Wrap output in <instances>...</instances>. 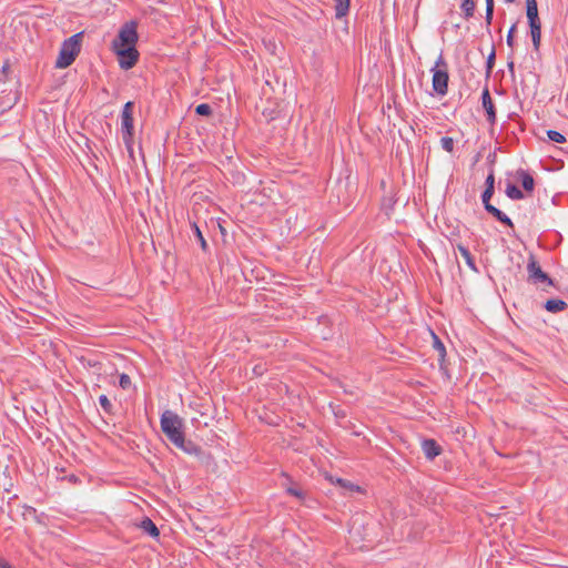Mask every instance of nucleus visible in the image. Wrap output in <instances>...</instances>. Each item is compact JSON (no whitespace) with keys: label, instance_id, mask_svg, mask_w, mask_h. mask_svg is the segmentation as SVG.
Segmentation results:
<instances>
[{"label":"nucleus","instance_id":"1","mask_svg":"<svg viewBox=\"0 0 568 568\" xmlns=\"http://www.w3.org/2000/svg\"><path fill=\"white\" fill-rule=\"evenodd\" d=\"M81 40L82 32L75 33L63 41L55 61V68L64 69L74 62L81 51Z\"/></svg>","mask_w":568,"mask_h":568},{"label":"nucleus","instance_id":"2","mask_svg":"<svg viewBox=\"0 0 568 568\" xmlns=\"http://www.w3.org/2000/svg\"><path fill=\"white\" fill-rule=\"evenodd\" d=\"M160 425L163 434L173 445L182 442V437L184 436L183 422L178 414L165 410L161 415Z\"/></svg>","mask_w":568,"mask_h":568},{"label":"nucleus","instance_id":"3","mask_svg":"<svg viewBox=\"0 0 568 568\" xmlns=\"http://www.w3.org/2000/svg\"><path fill=\"white\" fill-rule=\"evenodd\" d=\"M433 73L432 87L435 93L439 97H444L448 92V64L445 61L443 54H439L435 62V65L430 69Z\"/></svg>","mask_w":568,"mask_h":568},{"label":"nucleus","instance_id":"4","mask_svg":"<svg viewBox=\"0 0 568 568\" xmlns=\"http://www.w3.org/2000/svg\"><path fill=\"white\" fill-rule=\"evenodd\" d=\"M139 40L138 21L130 20L122 24L112 42L113 48L136 47Z\"/></svg>","mask_w":568,"mask_h":568},{"label":"nucleus","instance_id":"5","mask_svg":"<svg viewBox=\"0 0 568 568\" xmlns=\"http://www.w3.org/2000/svg\"><path fill=\"white\" fill-rule=\"evenodd\" d=\"M133 109L134 102L128 101L121 113V133L124 144L128 149H131V144L133 141V130H134V120H133Z\"/></svg>","mask_w":568,"mask_h":568},{"label":"nucleus","instance_id":"6","mask_svg":"<svg viewBox=\"0 0 568 568\" xmlns=\"http://www.w3.org/2000/svg\"><path fill=\"white\" fill-rule=\"evenodd\" d=\"M528 278L527 281L532 284L547 283V285H554V281L550 276L544 272L537 262L535 255L530 254L527 264Z\"/></svg>","mask_w":568,"mask_h":568},{"label":"nucleus","instance_id":"7","mask_svg":"<svg viewBox=\"0 0 568 568\" xmlns=\"http://www.w3.org/2000/svg\"><path fill=\"white\" fill-rule=\"evenodd\" d=\"M494 192H495V190L485 187V190L481 194V201H483L485 210L489 214H491L501 224L509 226V227H514V223L511 222V220L503 211H500L499 209H497L496 206L490 204V200L494 195Z\"/></svg>","mask_w":568,"mask_h":568},{"label":"nucleus","instance_id":"8","mask_svg":"<svg viewBox=\"0 0 568 568\" xmlns=\"http://www.w3.org/2000/svg\"><path fill=\"white\" fill-rule=\"evenodd\" d=\"M119 65L123 70L132 69L139 61L140 53L136 47L113 48Z\"/></svg>","mask_w":568,"mask_h":568},{"label":"nucleus","instance_id":"9","mask_svg":"<svg viewBox=\"0 0 568 568\" xmlns=\"http://www.w3.org/2000/svg\"><path fill=\"white\" fill-rule=\"evenodd\" d=\"M481 103L487 114V121L494 125L496 123V109L488 88H485L481 92Z\"/></svg>","mask_w":568,"mask_h":568},{"label":"nucleus","instance_id":"10","mask_svg":"<svg viewBox=\"0 0 568 568\" xmlns=\"http://www.w3.org/2000/svg\"><path fill=\"white\" fill-rule=\"evenodd\" d=\"M422 450L428 460H434L443 453L440 445L433 438L423 439Z\"/></svg>","mask_w":568,"mask_h":568},{"label":"nucleus","instance_id":"11","mask_svg":"<svg viewBox=\"0 0 568 568\" xmlns=\"http://www.w3.org/2000/svg\"><path fill=\"white\" fill-rule=\"evenodd\" d=\"M174 446L189 455L199 456L201 454V447L192 440L185 439V436L182 437L181 443H176Z\"/></svg>","mask_w":568,"mask_h":568},{"label":"nucleus","instance_id":"12","mask_svg":"<svg viewBox=\"0 0 568 568\" xmlns=\"http://www.w3.org/2000/svg\"><path fill=\"white\" fill-rule=\"evenodd\" d=\"M517 174L520 179L523 189L526 192H532L535 189V181H534L532 175L523 169L518 170Z\"/></svg>","mask_w":568,"mask_h":568},{"label":"nucleus","instance_id":"13","mask_svg":"<svg viewBox=\"0 0 568 568\" xmlns=\"http://www.w3.org/2000/svg\"><path fill=\"white\" fill-rule=\"evenodd\" d=\"M139 527L151 537L156 538L160 536L159 528L149 517H143V519L139 524Z\"/></svg>","mask_w":568,"mask_h":568},{"label":"nucleus","instance_id":"14","mask_svg":"<svg viewBox=\"0 0 568 568\" xmlns=\"http://www.w3.org/2000/svg\"><path fill=\"white\" fill-rule=\"evenodd\" d=\"M568 307V304L559 298H551L545 303V308L550 313L562 312Z\"/></svg>","mask_w":568,"mask_h":568},{"label":"nucleus","instance_id":"15","mask_svg":"<svg viewBox=\"0 0 568 568\" xmlns=\"http://www.w3.org/2000/svg\"><path fill=\"white\" fill-rule=\"evenodd\" d=\"M457 250L465 260L468 267L475 272H478V268L475 263V258L473 257L470 251L463 244H457Z\"/></svg>","mask_w":568,"mask_h":568},{"label":"nucleus","instance_id":"16","mask_svg":"<svg viewBox=\"0 0 568 568\" xmlns=\"http://www.w3.org/2000/svg\"><path fill=\"white\" fill-rule=\"evenodd\" d=\"M475 9H476V2L474 0H462L460 10H462L463 18L465 20H469L470 18L474 17Z\"/></svg>","mask_w":568,"mask_h":568},{"label":"nucleus","instance_id":"17","mask_svg":"<svg viewBox=\"0 0 568 568\" xmlns=\"http://www.w3.org/2000/svg\"><path fill=\"white\" fill-rule=\"evenodd\" d=\"M335 1V18L342 19L349 11L351 0H334Z\"/></svg>","mask_w":568,"mask_h":568},{"label":"nucleus","instance_id":"18","mask_svg":"<svg viewBox=\"0 0 568 568\" xmlns=\"http://www.w3.org/2000/svg\"><path fill=\"white\" fill-rule=\"evenodd\" d=\"M505 193L511 200H523L525 197L523 191L513 183L507 184Z\"/></svg>","mask_w":568,"mask_h":568},{"label":"nucleus","instance_id":"19","mask_svg":"<svg viewBox=\"0 0 568 568\" xmlns=\"http://www.w3.org/2000/svg\"><path fill=\"white\" fill-rule=\"evenodd\" d=\"M12 74L11 63L9 60H6L0 70V85L6 84V82L11 79Z\"/></svg>","mask_w":568,"mask_h":568},{"label":"nucleus","instance_id":"20","mask_svg":"<svg viewBox=\"0 0 568 568\" xmlns=\"http://www.w3.org/2000/svg\"><path fill=\"white\" fill-rule=\"evenodd\" d=\"M526 16L527 19L539 16L537 0H526Z\"/></svg>","mask_w":568,"mask_h":568},{"label":"nucleus","instance_id":"21","mask_svg":"<svg viewBox=\"0 0 568 568\" xmlns=\"http://www.w3.org/2000/svg\"><path fill=\"white\" fill-rule=\"evenodd\" d=\"M486 1V14H485V22L487 28L491 24L493 17H494V0H485Z\"/></svg>","mask_w":568,"mask_h":568},{"label":"nucleus","instance_id":"22","mask_svg":"<svg viewBox=\"0 0 568 568\" xmlns=\"http://www.w3.org/2000/svg\"><path fill=\"white\" fill-rule=\"evenodd\" d=\"M547 136L550 141L555 142V143H565L567 140H566V136L558 132V131H555V130H547Z\"/></svg>","mask_w":568,"mask_h":568},{"label":"nucleus","instance_id":"23","mask_svg":"<svg viewBox=\"0 0 568 568\" xmlns=\"http://www.w3.org/2000/svg\"><path fill=\"white\" fill-rule=\"evenodd\" d=\"M195 113L201 116H210L212 114V108L207 103H201L196 105Z\"/></svg>","mask_w":568,"mask_h":568},{"label":"nucleus","instance_id":"24","mask_svg":"<svg viewBox=\"0 0 568 568\" xmlns=\"http://www.w3.org/2000/svg\"><path fill=\"white\" fill-rule=\"evenodd\" d=\"M440 145L446 152L452 153L454 151L455 141L450 136H444L440 139Z\"/></svg>","mask_w":568,"mask_h":568},{"label":"nucleus","instance_id":"25","mask_svg":"<svg viewBox=\"0 0 568 568\" xmlns=\"http://www.w3.org/2000/svg\"><path fill=\"white\" fill-rule=\"evenodd\" d=\"M99 403H100L101 407L103 408V410L106 414H111L112 413L113 405L111 404V402H110V399L108 398L106 395H100Z\"/></svg>","mask_w":568,"mask_h":568},{"label":"nucleus","instance_id":"26","mask_svg":"<svg viewBox=\"0 0 568 568\" xmlns=\"http://www.w3.org/2000/svg\"><path fill=\"white\" fill-rule=\"evenodd\" d=\"M517 31V22H515L508 30V33H507V39H506V42H507V45L509 48H514L515 45V32Z\"/></svg>","mask_w":568,"mask_h":568},{"label":"nucleus","instance_id":"27","mask_svg":"<svg viewBox=\"0 0 568 568\" xmlns=\"http://www.w3.org/2000/svg\"><path fill=\"white\" fill-rule=\"evenodd\" d=\"M495 59H496V52H495V49H493L491 52L489 53L488 58H487V61H486V73H487V77H489L490 73L493 72V69H494V65H495Z\"/></svg>","mask_w":568,"mask_h":568},{"label":"nucleus","instance_id":"28","mask_svg":"<svg viewBox=\"0 0 568 568\" xmlns=\"http://www.w3.org/2000/svg\"><path fill=\"white\" fill-rule=\"evenodd\" d=\"M286 493L291 496L298 498V499L304 498V491L297 485L288 486L286 488Z\"/></svg>","mask_w":568,"mask_h":568},{"label":"nucleus","instance_id":"29","mask_svg":"<svg viewBox=\"0 0 568 568\" xmlns=\"http://www.w3.org/2000/svg\"><path fill=\"white\" fill-rule=\"evenodd\" d=\"M434 348L438 352L439 357L444 359L446 355V348L436 335H434Z\"/></svg>","mask_w":568,"mask_h":568},{"label":"nucleus","instance_id":"30","mask_svg":"<svg viewBox=\"0 0 568 568\" xmlns=\"http://www.w3.org/2000/svg\"><path fill=\"white\" fill-rule=\"evenodd\" d=\"M193 230H194V234H195L196 239L200 242V245H201L202 250L206 251L207 243H206L204 236L202 235V232L200 231V229H199V226L196 224H193Z\"/></svg>","mask_w":568,"mask_h":568},{"label":"nucleus","instance_id":"31","mask_svg":"<svg viewBox=\"0 0 568 568\" xmlns=\"http://www.w3.org/2000/svg\"><path fill=\"white\" fill-rule=\"evenodd\" d=\"M119 385H120V387H121V388H123V389L129 388V387H130V385H131V378H130V376H129V375H126V374H122V375L120 376Z\"/></svg>","mask_w":568,"mask_h":568},{"label":"nucleus","instance_id":"32","mask_svg":"<svg viewBox=\"0 0 568 568\" xmlns=\"http://www.w3.org/2000/svg\"><path fill=\"white\" fill-rule=\"evenodd\" d=\"M485 185H486L487 189L495 190V175H494V171H490V173L487 175L486 181H485Z\"/></svg>","mask_w":568,"mask_h":568},{"label":"nucleus","instance_id":"33","mask_svg":"<svg viewBox=\"0 0 568 568\" xmlns=\"http://www.w3.org/2000/svg\"><path fill=\"white\" fill-rule=\"evenodd\" d=\"M531 36V41H532V45H534V49L536 51L539 50V47H540V42H541V33H535V34H530Z\"/></svg>","mask_w":568,"mask_h":568},{"label":"nucleus","instance_id":"34","mask_svg":"<svg viewBox=\"0 0 568 568\" xmlns=\"http://www.w3.org/2000/svg\"><path fill=\"white\" fill-rule=\"evenodd\" d=\"M537 24H541V21H540V18L539 16L538 17H531V18H528V26H537Z\"/></svg>","mask_w":568,"mask_h":568},{"label":"nucleus","instance_id":"35","mask_svg":"<svg viewBox=\"0 0 568 568\" xmlns=\"http://www.w3.org/2000/svg\"><path fill=\"white\" fill-rule=\"evenodd\" d=\"M529 29H530V34H535V33L537 34L538 31H539V33H541V24H537L535 27L530 26Z\"/></svg>","mask_w":568,"mask_h":568},{"label":"nucleus","instance_id":"36","mask_svg":"<svg viewBox=\"0 0 568 568\" xmlns=\"http://www.w3.org/2000/svg\"><path fill=\"white\" fill-rule=\"evenodd\" d=\"M0 568H12V566L8 561L0 558Z\"/></svg>","mask_w":568,"mask_h":568},{"label":"nucleus","instance_id":"37","mask_svg":"<svg viewBox=\"0 0 568 568\" xmlns=\"http://www.w3.org/2000/svg\"><path fill=\"white\" fill-rule=\"evenodd\" d=\"M507 67H508V70L514 73V69H515V63L513 60L508 61L507 63Z\"/></svg>","mask_w":568,"mask_h":568},{"label":"nucleus","instance_id":"38","mask_svg":"<svg viewBox=\"0 0 568 568\" xmlns=\"http://www.w3.org/2000/svg\"><path fill=\"white\" fill-rule=\"evenodd\" d=\"M28 509H29L30 511H32V513H36V508H33V507H28Z\"/></svg>","mask_w":568,"mask_h":568},{"label":"nucleus","instance_id":"39","mask_svg":"<svg viewBox=\"0 0 568 568\" xmlns=\"http://www.w3.org/2000/svg\"><path fill=\"white\" fill-rule=\"evenodd\" d=\"M505 2H507V3H514V2H515V0H505Z\"/></svg>","mask_w":568,"mask_h":568}]
</instances>
